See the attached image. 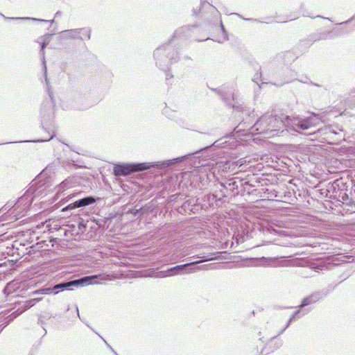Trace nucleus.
Masks as SVG:
<instances>
[{
	"label": "nucleus",
	"mask_w": 355,
	"mask_h": 355,
	"mask_svg": "<svg viewBox=\"0 0 355 355\" xmlns=\"http://www.w3.org/2000/svg\"><path fill=\"white\" fill-rule=\"evenodd\" d=\"M166 71V79L168 80L170 78L173 77V74L169 71V69H167Z\"/></svg>",
	"instance_id": "obj_41"
},
{
	"label": "nucleus",
	"mask_w": 355,
	"mask_h": 355,
	"mask_svg": "<svg viewBox=\"0 0 355 355\" xmlns=\"http://www.w3.org/2000/svg\"><path fill=\"white\" fill-rule=\"evenodd\" d=\"M309 311V309H306V311L303 312L302 315H305L306 313H307Z\"/></svg>",
	"instance_id": "obj_50"
},
{
	"label": "nucleus",
	"mask_w": 355,
	"mask_h": 355,
	"mask_svg": "<svg viewBox=\"0 0 355 355\" xmlns=\"http://www.w3.org/2000/svg\"><path fill=\"white\" fill-rule=\"evenodd\" d=\"M2 331V329L0 328V332Z\"/></svg>",
	"instance_id": "obj_57"
},
{
	"label": "nucleus",
	"mask_w": 355,
	"mask_h": 355,
	"mask_svg": "<svg viewBox=\"0 0 355 355\" xmlns=\"http://www.w3.org/2000/svg\"><path fill=\"white\" fill-rule=\"evenodd\" d=\"M98 275H93L89 276H84L83 277L70 281H65L58 283L53 286H48L40 288L34 292L35 294H58L60 291L64 290L71 291V287H83L85 286L97 283L96 279Z\"/></svg>",
	"instance_id": "obj_6"
},
{
	"label": "nucleus",
	"mask_w": 355,
	"mask_h": 355,
	"mask_svg": "<svg viewBox=\"0 0 355 355\" xmlns=\"http://www.w3.org/2000/svg\"><path fill=\"white\" fill-rule=\"evenodd\" d=\"M50 36L51 35H45L43 37L42 42L41 43V49H40V54L42 56L43 58V64H44V49L46 46L49 44L50 42Z\"/></svg>",
	"instance_id": "obj_24"
},
{
	"label": "nucleus",
	"mask_w": 355,
	"mask_h": 355,
	"mask_svg": "<svg viewBox=\"0 0 355 355\" xmlns=\"http://www.w3.org/2000/svg\"><path fill=\"white\" fill-rule=\"evenodd\" d=\"M224 187L226 189V191H230L233 193L235 189H238V182L235 180V178L228 180L224 182H218L216 184V187Z\"/></svg>",
	"instance_id": "obj_17"
},
{
	"label": "nucleus",
	"mask_w": 355,
	"mask_h": 355,
	"mask_svg": "<svg viewBox=\"0 0 355 355\" xmlns=\"http://www.w3.org/2000/svg\"><path fill=\"white\" fill-rule=\"evenodd\" d=\"M88 222L89 220L85 222L83 219L80 218V220L78 222V230L81 232H84L86 230L87 223Z\"/></svg>",
	"instance_id": "obj_31"
},
{
	"label": "nucleus",
	"mask_w": 355,
	"mask_h": 355,
	"mask_svg": "<svg viewBox=\"0 0 355 355\" xmlns=\"http://www.w3.org/2000/svg\"><path fill=\"white\" fill-rule=\"evenodd\" d=\"M311 83L312 85H313L316 86V87H320V85H318V84L313 83L312 82H311Z\"/></svg>",
	"instance_id": "obj_52"
},
{
	"label": "nucleus",
	"mask_w": 355,
	"mask_h": 355,
	"mask_svg": "<svg viewBox=\"0 0 355 355\" xmlns=\"http://www.w3.org/2000/svg\"><path fill=\"white\" fill-rule=\"evenodd\" d=\"M79 184V178L75 176L68 177L56 187V196H60V195H63L67 196L69 194L68 190L78 187Z\"/></svg>",
	"instance_id": "obj_11"
},
{
	"label": "nucleus",
	"mask_w": 355,
	"mask_h": 355,
	"mask_svg": "<svg viewBox=\"0 0 355 355\" xmlns=\"http://www.w3.org/2000/svg\"><path fill=\"white\" fill-rule=\"evenodd\" d=\"M192 26H183L178 28L173 35L172 39L169 41H173V44H175V39L187 40L191 36V30L194 28Z\"/></svg>",
	"instance_id": "obj_15"
},
{
	"label": "nucleus",
	"mask_w": 355,
	"mask_h": 355,
	"mask_svg": "<svg viewBox=\"0 0 355 355\" xmlns=\"http://www.w3.org/2000/svg\"><path fill=\"white\" fill-rule=\"evenodd\" d=\"M302 309H299V310H297L295 311H294V313H293V315H291V317L289 318V321L290 322H293V321H295L296 320V316L298 315L299 314H300V310Z\"/></svg>",
	"instance_id": "obj_37"
},
{
	"label": "nucleus",
	"mask_w": 355,
	"mask_h": 355,
	"mask_svg": "<svg viewBox=\"0 0 355 355\" xmlns=\"http://www.w3.org/2000/svg\"><path fill=\"white\" fill-rule=\"evenodd\" d=\"M17 288V283H15L14 282H10L3 288V291L4 294L9 295L12 293Z\"/></svg>",
	"instance_id": "obj_25"
},
{
	"label": "nucleus",
	"mask_w": 355,
	"mask_h": 355,
	"mask_svg": "<svg viewBox=\"0 0 355 355\" xmlns=\"http://www.w3.org/2000/svg\"><path fill=\"white\" fill-rule=\"evenodd\" d=\"M291 323V322L288 320L285 327L279 331V334H282L290 326Z\"/></svg>",
	"instance_id": "obj_43"
},
{
	"label": "nucleus",
	"mask_w": 355,
	"mask_h": 355,
	"mask_svg": "<svg viewBox=\"0 0 355 355\" xmlns=\"http://www.w3.org/2000/svg\"><path fill=\"white\" fill-rule=\"evenodd\" d=\"M244 20L250 21H257V19H252V18H246V19H244Z\"/></svg>",
	"instance_id": "obj_47"
},
{
	"label": "nucleus",
	"mask_w": 355,
	"mask_h": 355,
	"mask_svg": "<svg viewBox=\"0 0 355 355\" xmlns=\"http://www.w3.org/2000/svg\"><path fill=\"white\" fill-rule=\"evenodd\" d=\"M263 116H267L269 127H270L272 133H275V135L283 127L300 132L315 127L319 125L320 122L326 123L325 115L322 114H313L311 116L305 118L291 116L283 113L266 114Z\"/></svg>",
	"instance_id": "obj_2"
},
{
	"label": "nucleus",
	"mask_w": 355,
	"mask_h": 355,
	"mask_svg": "<svg viewBox=\"0 0 355 355\" xmlns=\"http://www.w3.org/2000/svg\"><path fill=\"white\" fill-rule=\"evenodd\" d=\"M353 183V186H352V188L354 189V191L355 193V181L352 182Z\"/></svg>",
	"instance_id": "obj_51"
},
{
	"label": "nucleus",
	"mask_w": 355,
	"mask_h": 355,
	"mask_svg": "<svg viewBox=\"0 0 355 355\" xmlns=\"http://www.w3.org/2000/svg\"><path fill=\"white\" fill-rule=\"evenodd\" d=\"M318 131L321 134L327 135L329 133H332L334 135H338L339 132L343 131V128L342 126L338 125H325L324 129L320 128V129H318Z\"/></svg>",
	"instance_id": "obj_16"
},
{
	"label": "nucleus",
	"mask_w": 355,
	"mask_h": 355,
	"mask_svg": "<svg viewBox=\"0 0 355 355\" xmlns=\"http://www.w3.org/2000/svg\"><path fill=\"white\" fill-rule=\"evenodd\" d=\"M91 106L92 105L87 100H83L81 96H77L74 98V104L73 105L74 109L84 110Z\"/></svg>",
	"instance_id": "obj_18"
},
{
	"label": "nucleus",
	"mask_w": 355,
	"mask_h": 355,
	"mask_svg": "<svg viewBox=\"0 0 355 355\" xmlns=\"http://www.w3.org/2000/svg\"><path fill=\"white\" fill-rule=\"evenodd\" d=\"M215 189L218 190V194H223L224 198L227 197V191H226V189L224 188V187H216V184H215Z\"/></svg>",
	"instance_id": "obj_34"
},
{
	"label": "nucleus",
	"mask_w": 355,
	"mask_h": 355,
	"mask_svg": "<svg viewBox=\"0 0 355 355\" xmlns=\"http://www.w3.org/2000/svg\"><path fill=\"white\" fill-rule=\"evenodd\" d=\"M182 60H183L184 61H185V62H189V61H191V60H192L190 56H189V55H185V56H184V57L182 58Z\"/></svg>",
	"instance_id": "obj_45"
},
{
	"label": "nucleus",
	"mask_w": 355,
	"mask_h": 355,
	"mask_svg": "<svg viewBox=\"0 0 355 355\" xmlns=\"http://www.w3.org/2000/svg\"><path fill=\"white\" fill-rule=\"evenodd\" d=\"M193 154L189 153L173 159L159 162L117 164L114 166L113 174L116 177L127 176L132 173L146 171L151 168L164 169L187 159Z\"/></svg>",
	"instance_id": "obj_4"
},
{
	"label": "nucleus",
	"mask_w": 355,
	"mask_h": 355,
	"mask_svg": "<svg viewBox=\"0 0 355 355\" xmlns=\"http://www.w3.org/2000/svg\"><path fill=\"white\" fill-rule=\"evenodd\" d=\"M6 19H15V20H31V21H40V22H43V23H46V24H53L54 20L53 19H51V20H46V19H37V18H33V17H12V18H9V17H5Z\"/></svg>",
	"instance_id": "obj_23"
},
{
	"label": "nucleus",
	"mask_w": 355,
	"mask_h": 355,
	"mask_svg": "<svg viewBox=\"0 0 355 355\" xmlns=\"http://www.w3.org/2000/svg\"><path fill=\"white\" fill-rule=\"evenodd\" d=\"M130 213L132 214L135 216H136L138 215L144 214V211L143 208H139V209H132V211H130Z\"/></svg>",
	"instance_id": "obj_35"
},
{
	"label": "nucleus",
	"mask_w": 355,
	"mask_h": 355,
	"mask_svg": "<svg viewBox=\"0 0 355 355\" xmlns=\"http://www.w3.org/2000/svg\"><path fill=\"white\" fill-rule=\"evenodd\" d=\"M354 20H355V14L351 18H349L348 20L341 22V23H339V24H338V25H340V26L346 25V24H349L350 22H352Z\"/></svg>",
	"instance_id": "obj_39"
},
{
	"label": "nucleus",
	"mask_w": 355,
	"mask_h": 355,
	"mask_svg": "<svg viewBox=\"0 0 355 355\" xmlns=\"http://www.w3.org/2000/svg\"><path fill=\"white\" fill-rule=\"evenodd\" d=\"M54 102L51 94H49V100L44 101L42 104L40 115L42 117V128L49 134L48 138L39 139L37 140H27L15 141L14 143H22V142H46L50 141L55 136L54 127L51 123L48 124V121H50L52 118ZM12 142H6L5 144H12Z\"/></svg>",
	"instance_id": "obj_7"
},
{
	"label": "nucleus",
	"mask_w": 355,
	"mask_h": 355,
	"mask_svg": "<svg viewBox=\"0 0 355 355\" xmlns=\"http://www.w3.org/2000/svg\"><path fill=\"white\" fill-rule=\"evenodd\" d=\"M48 171L49 169L45 168L12 207L10 208L8 205H6L0 209V213L6 211L5 215L1 216L2 221L13 222L22 218L26 214L35 198L46 194L45 191L49 187V182L44 178Z\"/></svg>",
	"instance_id": "obj_1"
},
{
	"label": "nucleus",
	"mask_w": 355,
	"mask_h": 355,
	"mask_svg": "<svg viewBox=\"0 0 355 355\" xmlns=\"http://www.w3.org/2000/svg\"><path fill=\"white\" fill-rule=\"evenodd\" d=\"M193 12L196 15H205L207 13L211 14L216 21H218L220 17V12L217 8L207 2V0H200V6L193 10Z\"/></svg>",
	"instance_id": "obj_12"
},
{
	"label": "nucleus",
	"mask_w": 355,
	"mask_h": 355,
	"mask_svg": "<svg viewBox=\"0 0 355 355\" xmlns=\"http://www.w3.org/2000/svg\"><path fill=\"white\" fill-rule=\"evenodd\" d=\"M308 267L311 269V272H318L327 268V264L322 261L311 262L308 265Z\"/></svg>",
	"instance_id": "obj_21"
},
{
	"label": "nucleus",
	"mask_w": 355,
	"mask_h": 355,
	"mask_svg": "<svg viewBox=\"0 0 355 355\" xmlns=\"http://www.w3.org/2000/svg\"><path fill=\"white\" fill-rule=\"evenodd\" d=\"M302 275H303L304 277H313V275L312 274L305 275L304 272H301Z\"/></svg>",
	"instance_id": "obj_46"
},
{
	"label": "nucleus",
	"mask_w": 355,
	"mask_h": 355,
	"mask_svg": "<svg viewBox=\"0 0 355 355\" xmlns=\"http://www.w3.org/2000/svg\"><path fill=\"white\" fill-rule=\"evenodd\" d=\"M206 19L208 23H210V24H214V25H216L218 24H220V29L222 31V32L223 33V35H224V39L225 40H228V36H227V33L220 20V16L219 17V19L218 21H216V19L214 17V15L210 14V15L207 16L206 17Z\"/></svg>",
	"instance_id": "obj_20"
},
{
	"label": "nucleus",
	"mask_w": 355,
	"mask_h": 355,
	"mask_svg": "<svg viewBox=\"0 0 355 355\" xmlns=\"http://www.w3.org/2000/svg\"><path fill=\"white\" fill-rule=\"evenodd\" d=\"M209 182V176L205 173L194 174L191 179V185L200 190L204 189Z\"/></svg>",
	"instance_id": "obj_13"
},
{
	"label": "nucleus",
	"mask_w": 355,
	"mask_h": 355,
	"mask_svg": "<svg viewBox=\"0 0 355 355\" xmlns=\"http://www.w3.org/2000/svg\"><path fill=\"white\" fill-rule=\"evenodd\" d=\"M60 37L63 39L89 40L90 30L87 28L65 30L60 33Z\"/></svg>",
	"instance_id": "obj_10"
},
{
	"label": "nucleus",
	"mask_w": 355,
	"mask_h": 355,
	"mask_svg": "<svg viewBox=\"0 0 355 355\" xmlns=\"http://www.w3.org/2000/svg\"><path fill=\"white\" fill-rule=\"evenodd\" d=\"M45 76H46V69H45ZM45 80H46V84H48V79L46 77L45 78Z\"/></svg>",
	"instance_id": "obj_49"
},
{
	"label": "nucleus",
	"mask_w": 355,
	"mask_h": 355,
	"mask_svg": "<svg viewBox=\"0 0 355 355\" xmlns=\"http://www.w3.org/2000/svg\"><path fill=\"white\" fill-rule=\"evenodd\" d=\"M51 317V315L49 313H46L44 315H40L38 320V323L40 324L42 326L44 324V322L43 319L48 320Z\"/></svg>",
	"instance_id": "obj_32"
},
{
	"label": "nucleus",
	"mask_w": 355,
	"mask_h": 355,
	"mask_svg": "<svg viewBox=\"0 0 355 355\" xmlns=\"http://www.w3.org/2000/svg\"><path fill=\"white\" fill-rule=\"evenodd\" d=\"M234 166V163H230L229 162H227L224 165H223V171H230V172H233L235 167L231 168L232 166Z\"/></svg>",
	"instance_id": "obj_30"
},
{
	"label": "nucleus",
	"mask_w": 355,
	"mask_h": 355,
	"mask_svg": "<svg viewBox=\"0 0 355 355\" xmlns=\"http://www.w3.org/2000/svg\"><path fill=\"white\" fill-rule=\"evenodd\" d=\"M309 296L313 299V301L315 303L316 302L322 299L324 296V294L322 292L318 291L312 293Z\"/></svg>",
	"instance_id": "obj_27"
},
{
	"label": "nucleus",
	"mask_w": 355,
	"mask_h": 355,
	"mask_svg": "<svg viewBox=\"0 0 355 355\" xmlns=\"http://www.w3.org/2000/svg\"><path fill=\"white\" fill-rule=\"evenodd\" d=\"M211 193H209V194L205 196L204 201L207 202L209 205V206H214L215 205L214 201V200L211 199Z\"/></svg>",
	"instance_id": "obj_33"
},
{
	"label": "nucleus",
	"mask_w": 355,
	"mask_h": 355,
	"mask_svg": "<svg viewBox=\"0 0 355 355\" xmlns=\"http://www.w3.org/2000/svg\"><path fill=\"white\" fill-rule=\"evenodd\" d=\"M234 109L238 112H242L243 114L245 116L243 117L242 121L235 128L234 131L236 133L244 132L246 135H263L266 137H271L275 135L272 133L270 127H269L268 119L267 116H262L256 121L252 126L251 124L254 122L255 119V114L254 110L250 108H243L240 105H232Z\"/></svg>",
	"instance_id": "obj_3"
},
{
	"label": "nucleus",
	"mask_w": 355,
	"mask_h": 355,
	"mask_svg": "<svg viewBox=\"0 0 355 355\" xmlns=\"http://www.w3.org/2000/svg\"><path fill=\"white\" fill-rule=\"evenodd\" d=\"M104 343H105L106 346L110 349V351L114 354V355H118V354L114 351V349L106 342V340H105L104 339H103Z\"/></svg>",
	"instance_id": "obj_42"
},
{
	"label": "nucleus",
	"mask_w": 355,
	"mask_h": 355,
	"mask_svg": "<svg viewBox=\"0 0 355 355\" xmlns=\"http://www.w3.org/2000/svg\"><path fill=\"white\" fill-rule=\"evenodd\" d=\"M83 191L74 190L73 193L61 199L62 204L70 202L62 209V211L74 210L94 204L96 198L92 196H83Z\"/></svg>",
	"instance_id": "obj_8"
},
{
	"label": "nucleus",
	"mask_w": 355,
	"mask_h": 355,
	"mask_svg": "<svg viewBox=\"0 0 355 355\" xmlns=\"http://www.w3.org/2000/svg\"><path fill=\"white\" fill-rule=\"evenodd\" d=\"M256 260H261V261H264L266 263H263V265H269L270 263L271 262L272 259H268V258H266L265 257H262L261 258H257L255 259Z\"/></svg>",
	"instance_id": "obj_40"
},
{
	"label": "nucleus",
	"mask_w": 355,
	"mask_h": 355,
	"mask_svg": "<svg viewBox=\"0 0 355 355\" xmlns=\"http://www.w3.org/2000/svg\"><path fill=\"white\" fill-rule=\"evenodd\" d=\"M42 298H33L27 300L25 303V308L26 309L33 306L37 302L40 301Z\"/></svg>",
	"instance_id": "obj_29"
},
{
	"label": "nucleus",
	"mask_w": 355,
	"mask_h": 355,
	"mask_svg": "<svg viewBox=\"0 0 355 355\" xmlns=\"http://www.w3.org/2000/svg\"><path fill=\"white\" fill-rule=\"evenodd\" d=\"M314 303L315 302L313 301V299L310 296H309L302 301V303L299 306V308L302 309L306 306L311 305Z\"/></svg>",
	"instance_id": "obj_28"
},
{
	"label": "nucleus",
	"mask_w": 355,
	"mask_h": 355,
	"mask_svg": "<svg viewBox=\"0 0 355 355\" xmlns=\"http://www.w3.org/2000/svg\"><path fill=\"white\" fill-rule=\"evenodd\" d=\"M211 199L214 200V204L216 207L220 206L223 202L224 195L218 194V190L214 189V191L211 195Z\"/></svg>",
	"instance_id": "obj_22"
},
{
	"label": "nucleus",
	"mask_w": 355,
	"mask_h": 355,
	"mask_svg": "<svg viewBox=\"0 0 355 355\" xmlns=\"http://www.w3.org/2000/svg\"><path fill=\"white\" fill-rule=\"evenodd\" d=\"M76 312H77L78 316L80 317V315H79V311H78V309L77 306H76Z\"/></svg>",
	"instance_id": "obj_54"
},
{
	"label": "nucleus",
	"mask_w": 355,
	"mask_h": 355,
	"mask_svg": "<svg viewBox=\"0 0 355 355\" xmlns=\"http://www.w3.org/2000/svg\"><path fill=\"white\" fill-rule=\"evenodd\" d=\"M3 226H4L3 224H2V225L0 224V238H1L4 234ZM0 240H2V239H0Z\"/></svg>",
	"instance_id": "obj_44"
},
{
	"label": "nucleus",
	"mask_w": 355,
	"mask_h": 355,
	"mask_svg": "<svg viewBox=\"0 0 355 355\" xmlns=\"http://www.w3.org/2000/svg\"><path fill=\"white\" fill-rule=\"evenodd\" d=\"M218 92L223 96V101L227 104V105H232L231 101H234V94H226L224 96L223 92H220V90H218Z\"/></svg>",
	"instance_id": "obj_26"
},
{
	"label": "nucleus",
	"mask_w": 355,
	"mask_h": 355,
	"mask_svg": "<svg viewBox=\"0 0 355 355\" xmlns=\"http://www.w3.org/2000/svg\"><path fill=\"white\" fill-rule=\"evenodd\" d=\"M349 276H347L346 277H344L341 281L340 282H343L344 280H345L347 278H348Z\"/></svg>",
	"instance_id": "obj_55"
},
{
	"label": "nucleus",
	"mask_w": 355,
	"mask_h": 355,
	"mask_svg": "<svg viewBox=\"0 0 355 355\" xmlns=\"http://www.w3.org/2000/svg\"><path fill=\"white\" fill-rule=\"evenodd\" d=\"M316 17L323 18V19H327V20L331 21V19H330L329 18H328V17H322V16H320V15H318Z\"/></svg>",
	"instance_id": "obj_48"
},
{
	"label": "nucleus",
	"mask_w": 355,
	"mask_h": 355,
	"mask_svg": "<svg viewBox=\"0 0 355 355\" xmlns=\"http://www.w3.org/2000/svg\"><path fill=\"white\" fill-rule=\"evenodd\" d=\"M350 31L344 30L343 28H334L329 31H323L317 33L318 35L319 41L326 40L328 39H333L336 37L340 36L341 34L347 33Z\"/></svg>",
	"instance_id": "obj_14"
},
{
	"label": "nucleus",
	"mask_w": 355,
	"mask_h": 355,
	"mask_svg": "<svg viewBox=\"0 0 355 355\" xmlns=\"http://www.w3.org/2000/svg\"><path fill=\"white\" fill-rule=\"evenodd\" d=\"M209 40V37H207L206 39H203V40H198V41L201 42V41H205V40Z\"/></svg>",
	"instance_id": "obj_53"
},
{
	"label": "nucleus",
	"mask_w": 355,
	"mask_h": 355,
	"mask_svg": "<svg viewBox=\"0 0 355 355\" xmlns=\"http://www.w3.org/2000/svg\"><path fill=\"white\" fill-rule=\"evenodd\" d=\"M55 15H60V12H57Z\"/></svg>",
	"instance_id": "obj_56"
},
{
	"label": "nucleus",
	"mask_w": 355,
	"mask_h": 355,
	"mask_svg": "<svg viewBox=\"0 0 355 355\" xmlns=\"http://www.w3.org/2000/svg\"><path fill=\"white\" fill-rule=\"evenodd\" d=\"M156 66L162 71L169 69L171 65L180 60L179 53L173 41L158 46L153 53Z\"/></svg>",
	"instance_id": "obj_5"
},
{
	"label": "nucleus",
	"mask_w": 355,
	"mask_h": 355,
	"mask_svg": "<svg viewBox=\"0 0 355 355\" xmlns=\"http://www.w3.org/2000/svg\"><path fill=\"white\" fill-rule=\"evenodd\" d=\"M8 269L6 263L0 261V274L6 272Z\"/></svg>",
	"instance_id": "obj_36"
},
{
	"label": "nucleus",
	"mask_w": 355,
	"mask_h": 355,
	"mask_svg": "<svg viewBox=\"0 0 355 355\" xmlns=\"http://www.w3.org/2000/svg\"><path fill=\"white\" fill-rule=\"evenodd\" d=\"M319 41L318 35L317 33H313L310 34L306 38L302 40L300 44L306 48L310 47L315 42Z\"/></svg>",
	"instance_id": "obj_19"
},
{
	"label": "nucleus",
	"mask_w": 355,
	"mask_h": 355,
	"mask_svg": "<svg viewBox=\"0 0 355 355\" xmlns=\"http://www.w3.org/2000/svg\"><path fill=\"white\" fill-rule=\"evenodd\" d=\"M216 259L214 257L207 256L203 260L193 261L190 263H187L182 265H178L170 268H168L165 271H160L157 275L158 277H166L168 276H172L175 275L183 274V273H190L194 270V268H191L192 266H194L198 263L202 261H207L210 260Z\"/></svg>",
	"instance_id": "obj_9"
},
{
	"label": "nucleus",
	"mask_w": 355,
	"mask_h": 355,
	"mask_svg": "<svg viewBox=\"0 0 355 355\" xmlns=\"http://www.w3.org/2000/svg\"><path fill=\"white\" fill-rule=\"evenodd\" d=\"M90 220L95 223L98 226V227H102L103 226L102 223L104 222L103 220L96 219L94 217H92V218H91Z\"/></svg>",
	"instance_id": "obj_38"
}]
</instances>
